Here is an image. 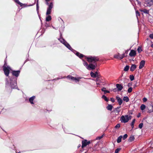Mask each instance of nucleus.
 <instances>
[{
    "mask_svg": "<svg viewBox=\"0 0 153 153\" xmlns=\"http://www.w3.org/2000/svg\"><path fill=\"white\" fill-rule=\"evenodd\" d=\"M87 59L88 62L93 63V64L91 63H90L87 66V69L89 70L94 69L97 65L96 62L99 60V58L97 57L90 56L87 57Z\"/></svg>",
    "mask_w": 153,
    "mask_h": 153,
    "instance_id": "f257e3e1",
    "label": "nucleus"
},
{
    "mask_svg": "<svg viewBox=\"0 0 153 153\" xmlns=\"http://www.w3.org/2000/svg\"><path fill=\"white\" fill-rule=\"evenodd\" d=\"M17 78L12 77L9 79H6V87H10L12 89L17 88L16 83Z\"/></svg>",
    "mask_w": 153,
    "mask_h": 153,
    "instance_id": "f03ea898",
    "label": "nucleus"
},
{
    "mask_svg": "<svg viewBox=\"0 0 153 153\" xmlns=\"http://www.w3.org/2000/svg\"><path fill=\"white\" fill-rule=\"evenodd\" d=\"M131 116L130 115H122L120 117V120L122 123H126L131 118Z\"/></svg>",
    "mask_w": 153,
    "mask_h": 153,
    "instance_id": "7ed1b4c3",
    "label": "nucleus"
},
{
    "mask_svg": "<svg viewBox=\"0 0 153 153\" xmlns=\"http://www.w3.org/2000/svg\"><path fill=\"white\" fill-rule=\"evenodd\" d=\"M11 70L10 67L8 66L6 62L4 63L3 66V70L5 74L7 76H8L9 74V71Z\"/></svg>",
    "mask_w": 153,
    "mask_h": 153,
    "instance_id": "20e7f679",
    "label": "nucleus"
},
{
    "mask_svg": "<svg viewBox=\"0 0 153 153\" xmlns=\"http://www.w3.org/2000/svg\"><path fill=\"white\" fill-rule=\"evenodd\" d=\"M59 40L63 44L69 49L71 51L72 50V49L69 44L64 39L62 38H60L59 39Z\"/></svg>",
    "mask_w": 153,
    "mask_h": 153,
    "instance_id": "39448f33",
    "label": "nucleus"
},
{
    "mask_svg": "<svg viewBox=\"0 0 153 153\" xmlns=\"http://www.w3.org/2000/svg\"><path fill=\"white\" fill-rule=\"evenodd\" d=\"M127 52L126 51L124 53H123L122 55H120L119 53H118L117 54H116L114 55V58L120 59H122L124 57L127 56Z\"/></svg>",
    "mask_w": 153,
    "mask_h": 153,
    "instance_id": "423d86ee",
    "label": "nucleus"
},
{
    "mask_svg": "<svg viewBox=\"0 0 153 153\" xmlns=\"http://www.w3.org/2000/svg\"><path fill=\"white\" fill-rule=\"evenodd\" d=\"M46 4L48 6L47 9L46 15H49L51 13V9L53 7V4L52 2H51L50 4L48 3V4Z\"/></svg>",
    "mask_w": 153,
    "mask_h": 153,
    "instance_id": "0eeeda50",
    "label": "nucleus"
},
{
    "mask_svg": "<svg viewBox=\"0 0 153 153\" xmlns=\"http://www.w3.org/2000/svg\"><path fill=\"white\" fill-rule=\"evenodd\" d=\"M67 78L69 79H70L74 81L75 82H78L79 79L82 78L81 77H73L71 76L68 75L67 76Z\"/></svg>",
    "mask_w": 153,
    "mask_h": 153,
    "instance_id": "6e6552de",
    "label": "nucleus"
},
{
    "mask_svg": "<svg viewBox=\"0 0 153 153\" xmlns=\"http://www.w3.org/2000/svg\"><path fill=\"white\" fill-rule=\"evenodd\" d=\"M90 143V141H88L86 140H82V148H83L85 147L86 146L89 144Z\"/></svg>",
    "mask_w": 153,
    "mask_h": 153,
    "instance_id": "1a4fd4ad",
    "label": "nucleus"
},
{
    "mask_svg": "<svg viewBox=\"0 0 153 153\" xmlns=\"http://www.w3.org/2000/svg\"><path fill=\"white\" fill-rule=\"evenodd\" d=\"M145 4L147 6H151L153 5V0H146Z\"/></svg>",
    "mask_w": 153,
    "mask_h": 153,
    "instance_id": "9d476101",
    "label": "nucleus"
},
{
    "mask_svg": "<svg viewBox=\"0 0 153 153\" xmlns=\"http://www.w3.org/2000/svg\"><path fill=\"white\" fill-rule=\"evenodd\" d=\"M12 74L13 75L15 76L16 77H18L20 73V71H12Z\"/></svg>",
    "mask_w": 153,
    "mask_h": 153,
    "instance_id": "9b49d317",
    "label": "nucleus"
},
{
    "mask_svg": "<svg viewBox=\"0 0 153 153\" xmlns=\"http://www.w3.org/2000/svg\"><path fill=\"white\" fill-rule=\"evenodd\" d=\"M136 51L133 50H132L130 51L129 55L131 57L134 56H136Z\"/></svg>",
    "mask_w": 153,
    "mask_h": 153,
    "instance_id": "f8f14e48",
    "label": "nucleus"
},
{
    "mask_svg": "<svg viewBox=\"0 0 153 153\" xmlns=\"http://www.w3.org/2000/svg\"><path fill=\"white\" fill-rule=\"evenodd\" d=\"M145 64V61L144 60H142L140 63L139 68L140 69H142L144 66Z\"/></svg>",
    "mask_w": 153,
    "mask_h": 153,
    "instance_id": "ddd939ff",
    "label": "nucleus"
},
{
    "mask_svg": "<svg viewBox=\"0 0 153 153\" xmlns=\"http://www.w3.org/2000/svg\"><path fill=\"white\" fill-rule=\"evenodd\" d=\"M116 99L117 100V102L120 105L122 104L123 102V100L120 97L117 96L116 97Z\"/></svg>",
    "mask_w": 153,
    "mask_h": 153,
    "instance_id": "4468645a",
    "label": "nucleus"
},
{
    "mask_svg": "<svg viewBox=\"0 0 153 153\" xmlns=\"http://www.w3.org/2000/svg\"><path fill=\"white\" fill-rule=\"evenodd\" d=\"M116 87L118 91H121L123 88L122 85L119 84H117L116 85Z\"/></svg>",
    "mask_w": 153,
    "mask_h": 153,
    "instance_id": "2eb2a0df",
    "label": "nucleus"
},
{
    "mask_svg": "<svg viewBox=\"0 0 153 153\" xmlns=\"http://www.w3.org/2000/svg\"><path fill=\"white\" fill-rule=\"evenodd\" d=\"M14 1L16 3L20 5L21 7H22L24 5L26 6V5L25 4H23L22 3L20 2L19 0H14Z\"/></svg>",
    "mask_w": 153,
    "mask_h": 153,
    "instance_id": "dca6fc26",
    "label": "nucleus"
},
{
    "mask_svg": "<svg viewBox=\"0 0 153 153\" xmlns=\"http://www.w3.org/2000/svg\"><path fill=\"white\" fill-rule=\"evenodd\" d=\"M148 112L149 113H150L152 112L153 111V106L151 105H149L148 106Z\"/></svg>",
    "mask_w": 153,
    "mask_h": 153,
    "instance_id": "f3484780",
    "label": "nucleus"
},
{
    "mask_svg": "<svg viewBox=\"0 0 153 153\" xmlns=\"http://www.w3.org/2000/svg\"><path fill=\"white\" fill-rule=\"evenodd\" d=\"M35 96H33L32 97H30L29 99V101L31 103V104H33L34 103L33 102V100L35 99Z\"/></svg>",
    "mask_w": 153,
    "mask_h": 153,
    "instance_id": "a211bd4d",
    "label": "nucleus"
},
{
    "mask_svg": "<svg viewBox=\"0 0 153 153\" xmlns=\"http://www.w3.org/2000/svg\"><path fill=\"white\" fill-rule=\"evenodd\" d=\"M120 107H118L117 108H116L114 110V111L115 113H117V114H118L119 113L120 111Z\"/></svg>",
    "mask_w": 153,
    "mask_h": 153,
    "instance_id": "6ab92c4d",
    "label": "nucleus"
},
{
    "mask_svg": "<svg viewBox=\"0 0 153 153\" xmlns=\"http://www.w3.org/2000/svg\"><path fill=\"white\" fill-rule=\"evenodd\" d=\"M136 65L134 64H133L131 65L130 68V71H133L136 68Z\"/></svg>",
    "mask_w": 153,
    "mask_h": 153,
    "instance_id": "aec40b11",
    "label": "nucleus"
},
{
    "mask_svg": "<svg viewBox=\"0 0 153 153\" xmlns=\"http://www.w3.org/2000/svg\"><path fill=\"white\" fill-rule=\"evenodd\" d=\"M113 107V106L111 105H108L106 107V108L108 110L111 111Z\"/></svg>",
    "mask_w": 153,
    "mask_h": 153,
    "instance_id": "412c9836",
    "label": "nucleus"
},
{
    "mask_svg": "<svg viewBox=\"0 0 153 153\" xmlns=\"http://www.w3.org/2000/svg\"><path fill=\"white\" fill-rule=\"evenodd\" d=\"M76 55L77 56H78L80 58H81L83 56V55H82V54H81V53H79V52H77L76 53Z\"/></svg>",
    "mask_w": 153,
    "mask_h": 153,
    "instance_id": "4be33fe9",
    "label": "nucleus"
},
{
    "mask_svg": "<svg viewBox=\"0 0 153 153\" xmlns=\"http://www.w3.org/2000/svg\"><path fill=\"white\" fill-rule=\"evenodd\" d=\"M140 11L141 12H143L144 13L146 14H148L149 13V10H147L146 9L143 10H140Z\"/></svg>",
    "mask_w": 153,
    "mask_h": 153,
    "instance_id": "5701e85b",
    "label": "nucleus"
},
{
    "mask_svg": "<svg viewBox=\"0 0 153 153\" xmlns=\"http://www.w3.org/2000/svg\"><path fill=\"white\" fill-rule=\"evenodd\" d=\"M106 88H102L101 90L102 91H103L104 94H105L106 93H109L110 91H109L106 90Z\"/></svg>",
    "mask_w": 153,
    "mask_h": 153,
    "instance_id": "b1692460",
    "label": "nucleus"
},
{
    "mask_svg": "<svg viewBox=\"0 0 153 153\" xmlns=\"http://www.w3.org/2000/svg\"><path fill=\"white\" fill-rule=\"evenodd\" d=\"M134 137L133 136H131L128 139V141L129 142H131L134 140Z\"/></svg>",
    "mask_w": 153,
    "mask_h": 153,
    "instance_id": "393cba45",
    "label": "nucleus"
},
{
    "mask_svg": "<svg viewBox=\"0 0 153 153\" xmlns=\"http://www.w3.org/2000/svg\"><path fill=\"white\" fill-rule=\"evenodd\" d=\"M51 16L50 15H48V16H47L46 18V21L48 22L49 21H50L51 20Z\"/></svg>",
    "mask_w": 153,
    "mask_h": 153,
    "instance_id": "a878e982",
    "label": "nucleus"
},
{
    "mask_svg": "<svg viewBox=\"0 0 153 153\" xmlns=\"http://www.w3.org/2000/svg\"><path fill=\"white\" fill-rule=\"evenodd\" d=\"M90 75L91 77H97V74H96L92 72H91L90 73Z\"/></svg>",
    "mask_w": 153,
    "mask_h": 153,
    "instance_id": "bb28decb",
    "label": "nucleus"
},
{
    "mask_svg": "<svg viewBox=\"0 0 153 153\" xmlns=\"http://www.w3.org/2000/svg\"><path fill=\"white\" fill-rule=\"evenodd\" d=\"M122 138V136H120L117 138V142L118 143H120L121 142Z\"/></svg>",
    "mask_w": 153,
    "mask_h": 153,
    "instance_id": "cd10ccee",
    "label": "nucleus"
},
{
    "mask_svg": "<svg viewBox=\"0 0 153 153\" xmlns=\"http://www.w3.org/2000/svg\"><path fill=\"white\" fill-rule=\"evenodd\" d=\"M146 105L144 104H142L140 106V109L141 110L143 111L146 108Z\"/></svg>",
    "mask_w": 153,
    "mask_h": 153,
    "instance_id": "c85d7f7f",
    "label": "nucleus"
},
{
    "mask_svg": "<svg viewBox=\"0 0 153 153\" xmlns=\"http://www.w3.org/2000/svg\"><path fill=\"white\" fill-rule=\"evenodd\" d=\"M123 100L126 102H128L129 101V98L127 97H124Z\"/></svg>",
    "mask_w": 153,
    "mask_h": 153,
    "instance_id": "c756f323",
    "label": "nucleus"
},
{
    "mask_svg": "<svg viewBox=\"0 0 153 153\" xmlns=\"http://www.w3.org/2000/svg\"><path fill=\"white\" fill-rule=\"evenodd\" d=\"M83 65L86 67V68L87 69V66H88V63L86 62L85 61L83 60Z\"/></svg>",
    "mask_w": 153,
    "mask_h": 153,
    "instance_id": "7c9ffc66",
    "label": "nucleus"
},
{
    "mask_svg": "<svg viewBox=\"0 0 153 153\" xmlns=\"http://www.w3.org/2000/svg\"><path fill=\"white\" fill-rule=\"evenodd\" d=\"M137 50L139 53H140L142 51L141 47L140 46L138 47Z\"/></svg>",
    "mask_w": 153,
    "mask_h": 153,
    "instance_id": "2f4dec72",
    "label": "nucleus"
},
{
    "mask_svg": "<svg viewBox=\"0 0 153 153\" xmlns=\"http://www.w3.org/2000/svg\"><path fill=\"white\" fill-rule=\"evenodd\" d=\"M129 68V66L126 65L125 68L124 70L125 71H127Z\"/></svg>",
    "mask_w": 153,
    "mask_h": 153,
    "instance_id": "473e14b6",
    "label": "nucleus"
},
{
    "mask_svg": "<svg viewBox=\"0 0 153 153\" xmlns=\"http://www.w3.org/2000/svg\"><path fill=\"white\" fill-rule=\"evenodd\" d=\"M135 119H134L133 120V121L131 123V126H132V127L133 128L134 127V123H135Z\"/></svg>",
    "mask_w": 153,
    "mask_h": 153,
    "instance_id": "72a5a7b5",
    "label": "nucleus"
},
{
    "mask_svg": "<svg viewBox=\"0 0 153 153\" xmlns=\"http://www.w3.org/2000/svg\"><path fill=\"white\" fill-rule=\"evenodd\" d=\"M102 98L104 99L106 101H108V100L107 99V97L104 95L102 96Z\"/></svg>",
    "mask_w": 153,
    "mask_h": 153,
    "instance_id": "f704fd0d",
    "label": "nucleus"
},
{
    "mask_svg": "<svg viewBox=\"0 0 153 153\" xmlns=\"http://www.w3.org/2000/svg\"><path fill=\"white\" fill-rule=\"evenodd\" d=\"M130 79L131 81L134 79V76L133 75H131L130 76Z\"/></svg>",
    "mask_w": 153,
    "mask_h": 153,
    "instance_id": "c9c22d12",
    "label": "nucleus"
},
{
    "mask_svg": "<svg viewBox=\"0 0 153 153\" xmlns=\"http://www.w3.org/2000/svg\"><path fill=\"white\" fill-rule=\"evenodd\" d=\"M136 16L137 17V18L138 19V16H140V13H139V12L138 11H137V10L136 11Z\"/></svg>",
    "mask_w": 153,
    "mask_h": 153,
    "instance_id": "e433bc0d",
    "label": "nucleus"
},
{
    "mask_svg": "<svg viewBox=\"0 0 153 153\" xmlns=\"http://www.w3.org/2000/svg\"><path fill=\"white\" fill-rule=\"evenodd\" d=\"M120 148H117L116 149L115 153H118L120 151Z\"/></svg>",
    "mask_w": 153,
    "mask_h": 153,
    "instance_id": "4c0bfd02",
    "label": "nucleus"
},
{
    "mask_svg": "<svg viewBox=\"0 0 153 153\" xmlns=\"http://www.w3.org/2000/svg\"><path fill=\"white\" fill-rule=\"evenodd\" d=\"M132 88L131 87H130L128 89V93H130L132 91Z\"/></svg>",
    "mask_w": 153,
    "mask_h": 153,
    "instance_id": "58836bf2",
    "label": "nucleus"
},
{
    "mask_svg": "<svg viewBox=\"0 0 153 153\" xmlns=\"http://www.w3.org/2000/svg\"><path fill=\"white\" fill-rule=\"evenodd\" d=\"M120 127V124H117L115 126V128H119Z\"/></svg>",
    "mask_w": 153,
    "mask_h": 153,
    "instance_id": "ea45409f",
    "label": "nucleus"
},
{
    "mask_svg": "<svg viewBox=\"0 0 153 153\" xmlns=\"http://www.w3.org/2000/svg\"><path fill=\"white\" fill-rule=\"evenodd\" d=\"M143 126V123H140L139 125V127L140 129H141L142 128Z\"/></svg>",
    "mask_w": 153,
    "mask_h": 153,
    "instance_id": "a19ab883",
    "label": "nucleus"
},
{
    "mask_svg": "<svg viewBox=\"0 0 153 153\" xmlns=\"http://www.w3.org/2000/svg\"><path fill=\"white\" fill-rule=\"evenodd\" d=\"M127 137H128V135L127 134H124L123 135V140H125L126 138H127Z\"/></svg>",
    "mask_w": 153,
    "mask_h": 153,
    "instance_id": "79ce46f5",
    "label": "nucleus"
},
{
    "mask_svg": "<svg viewBox=\"0 0 153 153\" xmlns=\"http://www.w3.org/2000/svg\"><path fill=\"white\" fill-rule=\"evenodd\" d=\"M149 37L152 39H153V33L149 35Z\"/></svg>",
    "mask_w": 153,
    "mask_h": 153,
    "instance_id": "37998d69",
    "label": "nucleus"
},
{
    "mask_svg": "<svg viewBox=\"0 0 153 153\" xmlns=\"http://www.w3.org/2000/svg\"><path fill=\"white\" fill-rule=\"evenodd\" d=\"M143 101L144 102H146L147 101V99L146 97H144L143 99Z\"/></svg>",
    "mask_w": 153,
    "mask_h": 153,
    "instance_id": "c03bdc74",
    "label": "nucleus"
},
{
    "mask_svg": "<svg viewBox=\"0 0 153 153\" xmlns=\"http://www.w3.org/2000/svg\"><path fill=\"white\" fill-rule=\"evenodd\" d=\"M58 20L60 21V20H61L62 21V22L64 23V22H63V20L61 18H58Z\"/></svg>",
    "mask_w": 153,
    "mask_h": 153,
    "instance_id": "a18cd8bd",
    "label": "nucleus"
},
{
    "mask_svg": "<svg viewBox=\"0 0 153 153\" xmlns=\"http://www.w3.org/2000/svg\"><path fill=\"white\" fill-rule=\"evenodd\" d=\"M103 137V135L101 136L100 137H98L97 138V139H100L102 138Z\"/></svg>",
    "mask_w": 153,
    "mask_h": 153,
    "instance_id": "49530a36",
    "label": "nucleus"
},
{
    "mask_svg": "<svg viewBox=\"0 0 153 153\" xmlns=\"http://www.w3.org/2000/svg\"><path fill=\"white\" fill-rule=\"evenodd\" d=\"M110 100L112 102H114V98H110Z\"/></svg>",
    "mask_w": 153,
    "mask_h": 153,
    "instance_id": "de8ad7c7",
    "label": "nucleus"
},
{
    "mask_svg": "<svg viewBox=\"0 0 153 153\" xmlns=\"http://www.w3.org/2000/svg\"><path fill=\"white\" fill-rule=\"evenodd\" d=\"M36 9H37V10H38L39 9V6H38V3H37L36 4Z\"/></svg>",
    "mask_w": 153,
    "mask_h": 153,
    "instance_id": "09e8293b",
    "label": "nucleus"
},
{
    "mask_svg": "<svg viewBox=\"0 0 153 153\" xmlns=\"http://www.w3.org/2000/svg\"><path fill=\"white\" fill-rule=\"evenodd\" d=\"M96 81L97 82H100V80H99L98 79H96Z\"/></svg>",
    "mask_w": 153,
    "mask_h": 153,
    "instance_id": "8fccbe9b",
    "label": "nucleus"
},
{
    "mask_svg": "<svg viewBox=\"0 0 153 153\" xmlns=\"http://www.w3.org/2000/svg\"><path fill=\"white\" fill-rule=\"evenodd\" d=\"M136 0V1H137L138 4H140V2L138 0Z\"/></svg>",
    "mask_w": 153,
    "mask_h": 153,
    "instance_id": "3c124183",
    "label": "nucleus"
},
{
    "mask_svg": "<svg viewBox=\"0 0 153 153\" xmlns=\"http://www.w3.org/2000/svg\"><path fill=\"white\" fill-rule=\"evenodd\" d=\"M95 74H97V77H98V73L97 72H96L95 73Z\"/></svg>",
    "mask_w": 153,
    "mask_h": 153,
    "instance_id": "603ef678",
    "label": "nucleus"
},
{
    "mask_svg": "<svg viewBox=\"0 0 153 153\" xmlns=\"http://www.w3.org/2000/svg\"><path fill=\"white\" fill-rule=\"evenodd\" d=\"M130 85H131L130 84L128 83V87H129Z\"/></svg>",
    "mask_w": 153,
    "mask_h": 153,
    "instance_id": "864d4df0",
    "label": "nucleus"
},
{
    "mask_svg": "<svg viewBox=\"0 0 153 153\" xmlns=\"http://www.w3.org/2000/svg\"><path fill=\"white\" fill-rule=\"evenodd\" d=\"M99 83H97V85H99Z\"/></svg>",
    "mask_w": 153,
    "mask_h": 153,
    "instance_id": "5fc2aeb1",
    "label": "nucleus"
},
{
    "mask_svg": "<svg viewBox=\"0 0 153 153\" xmlns=\"http://www.w3.org/2000/svg\"><path fill=\"white\" fill-rule=\"evenodd\" d=\"M80 146H81V145H79L78 146V147L79 148V147H80Z\"/></svg>",
    "mask_w": 153,
    "mask_h": 153,
    "instance_id": "6e6d98bb",
    "label": "nucleus"
},
{
    "mask_svg": "<svg viewBox=\"0 0 153 153\" xmlns=\"http://www.w3.org/2000/svg\"><path fill=\"white\" fill-rule=\"evenodd\" d=\"M140 115H138V116H137V117H140Z\"/></svg>",
    "mask_w": 153,
    "mask_h": 153,
    "instance_id": "4d7b16f0",
    "label": "nucleus"
},
{
    "mask_svg": "<svg viewBox=\"0 0 153 153\" xmlns=\"http://www.w3.org/2000/svg\"><path fill=\"white\" fill-rule=\"evenodd\" d=\"M16 153H21L20 152H18L17 153L16 151Z\"/></svg>",
    "mask_w": 153,
    "mask_h": 153,
    "instance_id": "13d9d810",
    "label": "nucleus"
},
{
    "mask_svg": "<svg viewBox=\"0 0 153 153\" xmlns=\"http://www.w3.org/2000/svg\"><path fill=\"white\" fill-rule=\"evenodd\" d=\"M62 78H63L62 77H61V78H60V79H62ZM60 79V78H57V79Z\"/></svg>",
    "mask_w": 153,
    "mask_h": 153,
    "instance_id": "bf43d9fd",
    "label": "nucleus"
},
{
    "mask_svg": "<svg viewBox=\"0 0 153 153\" xmlns=\"http://www.w3.org/2000/svg\"><path fill=\"white\" fill-rule=\"evenodd\" d=\"M115 90H116V89H114V91H115Z\"/></svg>",
    "mask_w": 153,
    "mask_h": 153,
    "instance_id": "052dcab7",
    "label": "nucleus"
},
{
    "mask_svg": "<svg viewBox=\"0 0 153 153\" xmlns=\"http://www.w3.org/2000/svg\"><path fill=\"white\" fill-rule=\"evenodd\" d=\"M52 27H53V28L55 29V28L53 26H52Z\"/></svg>",
    "mask_w": 153,
    "mask_h": 153,
    "instance_id": "680f3d73",
    "label": "nucleus"
},
{
    "mask_svg": "<svg viewBox=\"0 0 153 153\" xmlns=\"http://www.w3.org/2000/svg\"><path fill=\"white\" fill-rule=\"evenodd\" d=\"M152 47H153V45H152Z\"/></svg>",
    "mask_w": 153,
    "mask_h": 153,
    "instance_id": "e2e57ef3",
    "label": "nucleus"
},
{
    "mask_svg": "<svg viewBox=\"0 0 153 153\" xmlns=\"http://www.w3.org/2000/svg\"><path fill=\"white\" fill-rule=\"evenodd\" d=\"M84 153H86V152H85Z\"/></svg>",
    "mask_w": 153,
    "mask_h": 153,
    "instance_id": "0e129e2a",
    "label": "nucleus"
}]
</instances>
